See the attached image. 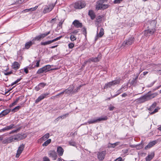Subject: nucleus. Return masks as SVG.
<instances>
[{"label":"nucleus","instance_id":"2eb2a0df","mask_svg":"<svg viewBox=\"0 0 161 161\" xmlns=\"http://www.w3.org/2000/svg\"><path fill=\"white\" fill-rule=\"evenodd\" d=\"M15 126L13 124H12L9 126H7L3 128L1 130L4 131L6 130H10L13 128H14Z\"/></svg>","mask_w":161,"mask_h":161},{"label":"nucleus","instance_id":"cd10ccee","mask_svg":"<svg viewBox=\"0 0 161 161\" xmlns=\"http://www.w3.org/2000/svg\"><path fill=\"white\" fill-rule=\"evenodd\" d=\"M157 105V103L156 102H154L149 107V108H148V110L149 111H152L153 109L156 107Z\"/></svg>","mask_w":161,"mask_h":161},{"label":"nucleus","instance_id":"ea45409f","mask_svg":"<svg viewBox=\"0 0 161 161\" xmlns=\"http://www.w3.org/2000/svg\"><path fill=\"white\" fill-rule=\"evenodd\" d=\"M21 106H18L17 107H16L14 108L12 110V111L13 112H15L18 110L20 108Z\"/></svg>","mask_w":161,"mask_h":161},{"label":"nucleus","instance_id":"2f4dec72","mask_svg":"<svg viewBox=\"0 0 161 161\" xmlns=\"http://www.w3.org/2000/svg\"><path fill=\"white\" fill-rule=\"evenodd\" d=\"M50 136V134L48 133H47L45 134L42 137V139L43 141H45L47 139H48Z\"/></svg>","mask_w":161,"mask_h":161},{"label":"nucleus","instance_id":"f8f14e48","mask_svg":"<svg viewBox=\"0 0 161 161\" xmlns=\"http://www.w3.org/2000/svg\"><path fill=\"white\" fill-rule=\"evenodd\" d=\"M49 94V93H46L41 95L36 100L35 103H37L41 100L46 97Z\"/></svg>","mask_w":161,"mask_h":161},{"label":"nucleus","instance_id":"f03ea898","mask_svg":"<svg viewBox=\"0 0 161 161\" xmlns=\"http://www.w3.org/2000/svg\"><path fill=\"white\" fill-rule=\"evenodd\" d=\"M150 25L148 26L149 29L144 31V35L146 37L153 35L156 31L155 28L156 26V21L154 20L150 21Z\"/></svg>","mask_w":161,"mask_h":161},{"label":"nucleus","instance_id":"4c0bfd02","mask_svg":"<svg viewBox=\"0 0 161 161\" xmlns=\"http://www.w3.org/2000/svg\"><path fill=\"white\" fill-rule=\"evenodd\" d=\"M69 115V113H67L61 116H59L60 119H64V118L68 117Z\"/></svg>","mask_w":161,"mask_h":161},{"label":"nucleus","instance_id":"473e14b6","mask_svg":"<svg viewBox=\"0 0 161 161\" xmlns=\"http://www.w3.org/2000/svg\"><path fill=\"white\" fill-rule=\"evenodd\" d=\"M51 139H48L46 141H45L43 144V146H46L49 144L51 142Z\"/></svg>","mask_w":161,"mask_h":161},{"label":"nucleus","instance_id":"69168bd1","mask_svg":"<svg viewBox=\"0 0 161 161\" xmlns=\"http://www.w3.org/2000/svg\"><path fill=\"white\" fill-rule=\"evenodd\" d=\"M18 130H13L10 132L9 134H11L14 132H16Z\"/></svg>","mask_w":161,"mask_h":161},{"label":"nucleus","instance_id":"49530a36","mask_svg":"<svg viewBox=\"0 0 161 161\" xmlns=\"http://www.w3.org/2000/svg\"><path fill=\"white\" fill-rule=\"evenodd\" d=\"M12 139L13 140V142L15 141H18V140H17V137L15 135H14L12 136Z\"/></svg>","mask_w":161,"mask_h":161},{"label":"nucleus","instance_id":"c9c22d12","mask_svg":"<svg viewBox=\"0 0 161 161\" xmlns=\"http://www.w3.org/2000/svg\"><path fill=\"white\" fill-rule=\"evenodd\" d=\"M70 39L72 41H74L76 39V38L75 35L71 34L70 37Z\"/></svg>","mask_w":161,"mask_h":161},{"label":"nucleus","instance_id":"4be33fe9","mask_svg":"<svg viewBox=\"0 0 161 161\" xmlns=\"http://www.w3.org/2000/svg\"><path fill=\"white\" fill-rule=\"evenodd\" d=\"M13 142V140L12 136L10 137L3 141V143L4 144H8L10 143Z\"/></svg>","mask_w":161,"mask_h":161},{"label":"nucleus","instance_id":"6e6d98bb","mask_svg":"<svg viewBox=\"0 0 161 161\" xmlns=\"http://www.w3.org/2000/svg\"><path fill=\"white\" fill-rule=\"evenodd\" d=\"M64 21V20L61 21L59 23V24H58V25L61 28H62V25Z\"/></svg>","mask_w":161,"mask_h":161},{"label":"nucleus","instance_id":"0eeeda50","mask_svg":"<svg viewBox=\"0 0 161 161\" xmlns=\"http://www.w3.org/2000/svg\"><path fill=\"white\" fill-rule=\"evenodd\" d=\"M106 154V151L105 150L98 152L97 153L98 159L99 160H103Z\"/></svg>","mask_w":161,"mask_h":161},{"label":"nucleus","instance_id":"a211bd4d","mask_svg":"<svg viewBox=\"0 0 161 161\" xmlns=\"http://www.w3.org/2000/svg\"><path fill=\"white\" fill-rule=\"evenodd\" d=\"M18 141L20 140L25 138L26 137V136L25 134H18L15 135Z\"/></svg>","mask_w":161,"mask_h":161},{"label":"nucleus","instance_id":"e433bc0d","mask_svg":"<svg viewBox=\"0 0 161 161\" xmlns=\"http://www.w3.org/2000/svg\"><path fill=\"white\" fill-rule=\"evenodd\" d=\"M19 100V98H17L16 99L15 101L13 103H12V104L10 105L9 107H12L13 106L16 105L18 103V101Z\"/></svg>","mask_w":161,"mask_h":161},{"label":"nucleus","instance_id":"4468645a","mask_svg":"<svg viewBox=\"0 0 161 161\" xmlns=\"http://www.w3.org/2000/svg\"><path fill=\"white\" fill-rule=\"evenodd\" d=\"M72 24L76 28H81L82 26V24L77 20H75Z\"/></svg>","mask_w":161,"mask_h":161},{"label":"nucleus","instance_id":"0e129e2a","mask_svg":"<svg viewBox=\"0 0 161 161\" xmlns=\"http://www.w3.org/2000/svg\"><path fill=\"white\" fill-rule=\"evenodd\" d=\"M42 86V87H43L44 86H45V85L44 84V83H41L39 84L38 85L39 87H40L41 86Z\"/></svg>","mask_w":161,"mask_h":161},{"label":"nucleus","instance_id":"5701e85b","mask_svg":"<svg viewBox=\"0 0 161 161\" xmlns=\"http://www.w3.org/2000/svg\"><path fill=\"white\" fill-rule=\"evenodd\" d=\"M11 111V109H7L3 110L2 113L0 114V115L2 116V117L3 116H4L7 115L8 113H9Z\"/></svg>","mask_w":161,"mask_h":161},{"label":"nucleus","instance_id":"13d9d810","mask_svg":"<svg viewBox=\"0 0 161 161\" xmlns=\"http://www.w3.org/2000/svg\"><path fill=\"white\" fill-rule=\"evenodd\" d=\"M60 119V118L59 117H58L54 120V122L55 123H56Z\"/></svg>","mask_w":161,"mask_h":161},{"label":"nucleus","instance_id":"7c9ffc66","mask_svg":"<svg viewBox=\"0 0 161 161\" xmlns=\"http://www.w3.org/2000/svg\"><path fill=\"white\" fill-rule=\"evenodd\" d=\"M50 31H48V32H47V33L42 34H41L40 35V37H41V39H43L46 36H47L48 35L50 34Z\"/></svg>","mask_w":161,"mask_h":161},{"label":"nucleus","instance_id":"864d4df0","mask_svg":"<svg viewBox=\"0 0 161 161\" xmlns=\"http://www.w3.org/2000/svg\"><path fill=\"white\" fill-rule=\"evenodd\" d=\"M69 144L70 145L75 146V142H69Z\"/></svg>","mask_w":161,"mask_h":161},{"label":"nucleus","instance_id":"393cba45","mask_svg":"<svg viewBox=\"0 0 161 161\" xmlns=\"http://www.w3.org/2000/svg\"><path fill=\"white\" fill-rule=\"evenodd\" d=\"M34 43L32 42L31 41H29V42H26L25 45V48L28 49Z\"/></svg>","mask_w":161,"mask_h":161},{"label":"nucleus","instance_id":"de8ad7c7","mask_svg":"<svg viewBox=\"0 0 161 161\" xmlns=\"http://www.w3.org/2000/svg\"><path fill=\"white\" fill-rule=\"evenodd\" d=\"M4 72V75H9L13 73L11 71H10L8 72Z\"/></svg>","mask_w":161,"mask_h":161},{"label":"nucleus","instance_id":"338daca9","mask_svg":"<svg viewBox=\"0 0 161 161\" xmlns=\"http://www.w3.org/2000/svg\"><path fill=\"white\" fill-rule=\"evenodd\" d=\"M24 71L26 74L28 73V70L27 68H25Z\"/></svg>","mask_w":161,"mask_h":161},{"label":"nucleus","instance_id":"e2e57ef3","mask_svg":"<svg viewBox=\"0 0 161 161\" xmlns=\"http://www.w3.org/2000/svg\"><path fill=\"white\" fill-rule=\"evenodd\" d=\"M122 158H119L115 160L114 161H121Z\"/></svg>","mask_w":161,"mask_h":161},{"label":"nucleus","instance_id":"c756f323","mask_svg":"<svg viewBox=\"0 0 161 161\" xmlns=\"http://www.w3.org/2000/svg\"><path fill=\"white\" fill-rule=\"evenodd\" d=\"M51 68V66L50 65H46L42 67L43 70L44 72H46L49 71Z\"/></svg>","mask_w":161,"mask_h":161},{"label":"nucleus","instance_id":"ddd939ff","mask_svg":"<svg viewBox=\"0 0 161 161\" xmlns=\"http://www.w3.org/2000/svg\"><path fill=\"white\" fill-rule=\"evenodd\" d=\"M74 88V86L73 85L70 86L67 89H65L64 91V93L66 94H69L70 93H73V92Z\"/></svg>","mask_w":161,"mask_h":161},{"label":"nucleus","instance_id":"20e7f679","mask_svg":"<svg viewBox=\"0 0 161 161\" xmlns=\"http://www.w3.org/2000/svg\"><path fill=\"white\" fill-rule=\"evenodd\" d=\"M134 41V37H131L125 41L122 44V46L127 47L133 43Z\"/></svg>","mask_w":161,"mask_h":161},{"label":"nucleus","instance_id":"1a4fd4ad","mask_svg":"<svg viewBox=\"0 0 161 161\" xmlns=\"http://www.w3.org/2000/svg\"><path fill=\"white\" fill-rule=\"evenodd\" d=\"M62 37V36H60L58 37L53 40H50V41L45 42H41V45H46L49 44L52 42H53L55 41H57L60 39Z\"/></svg>","mask_w":161,"mask_h":161},{"label":"nucleus","instance_id":"052dcab7","mask_svg":"<svg viewBox=\"0 0 161 161\" xmlns=\"http://www.w3.org/2000/svg\"><path fill=\"white\" fill-rule=\"evenodd\" d=\"M114 107L113 106H110L109 108V109L110 111H112L114 109Z\"/></svg>","mask_w":161,"mask_h":161},{"label":"nucleus","instance_id":"79ce46f5","mask_svg":"<svg viewBox=\"0 0 161 161\" xmlns=\"http://www.w3.org/2000/svg\"><path fill=\"white\" fill-rule=\"evenodd\" d=\"M43 72H44L43 70V69L42 68L40 69H39L38 70L37 72V73L38 74H40L42 73H43Z\"/></svg>","mask_w":161,"mask_h":161},{"label":"nucleus","instance_id":"a19ab883","mask_svg":"<svg viewBox=\"0 0 161 161\" xmlns=\"http://www.w3.org/2000/svg\"><path fill=\"white\" fill-rule=\"evenodd\" d=\"M81 87V86H80L77 87V88L76 89L73 90V94L77 93L78 92V90L80 89Z\"/></svg>","mask_w":161,"mask_h":161},{"label":"nucleus","instance_id":"39448f33","mask_svg":"<svg viewBox=\"0 0 161 161\" xmlns=\"http://www.w3.org/2000/svg\"><path fill=\"white\" fill-rule=\"evenodd\" d=\"M120 83V80H117L112 81L111 82L106 84L104 86V89H107L108 87H110L112 86H114L116 84H119Z\"/></svg>","mask_w":161,"mask_h":161},{"label":"nucleus","instance_id":"6e6552de","mask_svg":"<svg viewBox=\"0 0 161 161\" xmlns=\"http://www.w3.org/2000/svg\"><path fill=\"white\" fill-rule=\"evenodd\" d=\"M108 118L107 116H105L104 117L102 118H100L97 119H94L90 120H88V123L89 124H92L95 123L97 122L98 121H101V120H107Z\"/></svg>","mask_w":161,"mask_h":161},{"label":"nucleus","instance_id":"09e8293b","mask_svg":"<svg viewBox=\"0 0 161 161\" xmlns=\"http://www.w3.org/2000/svg\"><path fill=\"white\" fill-rule=\"evenodd\" d=\"M64 92H62L58 94L57 95H56L55 96H54V97H57V96H60V95H63V94H64ZM53 97H52L51 98H52Z\"/></svg>","mask_w":161,"mask_h":161},{"label":"nucleus","instance_id":"774afa93","mask_svg":"<svg viewBox=\"0 0 161 161\" xmlns=\"http://www.w3.org/2000/svg\"><path fill=\"white\" fill-rule=\"evenodd\" d=\"M17 83V81L16 80L14 82L12 83V84H11V86H13L14 85V84H16Z\"/></svg>","mask_w":161,"mask_h":161},{"label":"nucleus","instance_id":"a878e982","mask_svg":"<svg viewBox=\"0 0 161 161\" xmlns=\"http://www.w3.org/2000/svg\"><path fill=\"white\" fill-rule=\"evenodd\" d=\"M38 7V6H36L35 7L31 8L29 9H25L22 11L23 13H25L30 11H32L35 10Z\"/></svg>","mask_w":161,"mask_h":161},{"label":"nucleus","instance_id":"4d7b16f0","mask_svg":"<svg viewBox=\"0 0 161 161\" xmlns=\"http://www.w3.org/2000/svg\"><path fill=\"white\" fill-rule=\"evenodd\" d=\"M78 32H79V30H75L73 32H71V33L76 34Z\"/></svg>","mask_w":161,"mask_h":161},{"label":"nucleus","instance_id":"3c124183","mask_svg":"<svg viewBox=\"0 0 161 161\" xmlns=\"http://www.w3.org/2000/svg\"><path fill=\"white\" fill-rule=\"evenodd\" d=\"M142 145H139L136 146V147L137 149H140L142 148Z\"/></svg>","mask_w":161,"mask_h":161},{"label":"nucleus","instance_id":"b1692460","mask_svg":"<svg viewBox=\"0 0 161 161\" xmlns=\"http://www.w3.org/2000/svg\"><path fill=\"white\" fill-rule=\"evenodd\" d=\"M154 154L153 153H152L148 155L146 158V161H150L154 157Z\"/></svg>","mask_w":161,"mask_h":161},{"label":"nucleus","instance_id":"6ab92c4d","mask_svg":"<svg viewBox=\"0 0 161 161\" xmlns=\"http://www.w3.org/2000/svg\"><path fill=\"white\" fill-rule=\"evenodd\" d=\"M57 152L58 155L60 156H61L63 154L64 150L61 147H58L57 149Z\"/></svg>","mask_w":161,"mask_h":161},{"label":"nucleus","instance_id":"8fccbe9b","mask_svg":"<svg viewBox=\"0 0 161 161\" xmlns=\"http://www.w3.org/2000/svg\"><path fill=\"white\" fill-rule=\"evenodd\" d=\"M119 144V142H116L113 144H111L112 147L113 148L114 147L118 145Z\"/></svg>","mask_w":161,"mask_h":161},{"label":"nucleus","instance_id":"9d476101","mask_svg":"<svg viewBox=\"0 0 161 161\" xmlns=\"http://www.w3.org/2000/svg\"><path fill=\"white\" fill-rule=\"evenodd\" d=\"M24 147L25 145L23 144L20 145L17 151V154L16 155V158H18L19 157V155L24 150Z\"/></svg>","mask_w":161,"mask_h":161},{"label":"nucleus","instance_id":"bb28decb","mask_svg":"<svg viewBox=\"0 0 161 161\" xmlns=\"http://www.w3.org/2000/svg\"><path fill=\"white\" fill-rule=\"evenodd\" d=\"M104 34V30L103 28L100 29V32L99 33H97L96 37H101Z\"/></svg>","mask_w":161,"mask_h":161},{"label":"nucleus","instance_id":"72a5a7b5","mask_svg":"<svg viewBox=\"0 0 161 161\" xmlns=\"http://www.w3.org/2000/svg\"><path fill=\"white\" fill-rule=\"evenodd\" d=\"M160 108L159 107H157L156 108H155L154 109V111L153 112L150 113V114L152 115L157 112L158 110L160 109Z\"/></svg>","mask_w":161,"mask_h":161},{"label":"nucleus","instance_id":"f257e3e1","mask_svg":"<svg viewBox=\"0 0 161 161\" xmlns=\"http://www.w3.org/2000/svg\"><path fill=\"white\" fill-rule=\"evenodd\" d=\"M158 95L157 92L152 93L149 91L146 95L136 99L135 101L138 103H142L155 97Z\"/></svg>","mask_w":161,"mask_h":161},{"label":"nucleus","instance_id":"9b49d317","mask_svg":"<svg viewBox=\"0 0 161 161\" xmlns=\"http://www.w3.org/2000/svg\"><path fill=\"white\" fill-rule=\"evenodd\" d=\"M48 155L50 157L53 158V160H55L56 159L57 156V153L54 151H50L48 153Z\"/></svg>","mask_w":161,"mask_h":161},{"label":"nucleus","instance_id":"c03bdc74","mask_svg":"<svg viewBox=\"0 0 161 161\" xmlns=\"http://www.w3.org/2000/svg\"><path fill=\"white\" fill-rule=\"evenodd\" d=\"M123 0H114V4H119L121 3Z\"/></svg>","mask_w":161,"mask_h":161},{"label":"nucleus","instance_id":"c85d7f7f","mask_svg":"<svg viewBox=\"0 0 161 161\" xmlns=\"http://www.w3.org/2000/svg\"><path fill=\"white\" fill-rule=\"evenodd\" d=\"M88 15L91 17L92 19H93L95 17V15L92 10H89L88 12Z\"/></svg>","mask_w":161,"mask_h":161},{"label":"nucleus","instance_id":"a18cd8bd","mask_svg":"<svg viewBox=\"0 0 161 161\" xmlns=\"http://www.w3.org/2000/svg\"><path fill=\"white\" fill-rule=\"evenodd\" d=\"M68 47L69 48H72L74 47V44L73 43H70L68 44Z\"/></svg>","mask_w":161,"mask_h":161},{"label":"nucleus","instance_id":"603ef678","mask_svg":"<svg viewBox=\"0 0 161 161\" xmlns=\"http://www.w3.org/2000/svg\"><path fill=\"white\" fill-rule=\"evenodd\" d=\"M142 71H141L139 73H137L136 74V77L135 78H134V79L136 80V81H137V79L138 78V77L139 76V74Z\"/></svg>","mask_w":161,"mask_h":161},{"label":"nucleus","instance_id":"7ed1b4c3","mask_svg":"<svg viewBox=\"0 0 161 161\" xmlns=\"http://www.w3.org/2000/svg\"><path fill=\"white\" fill-rule=\"evenodd\" d=\"M103 1V0H101L98 2L96 6V9L97 10L104 9L108 8V5L103 4V3L104 2Z\"/></svg>","mask_w":161,"mask_h":161},{"label":"nucleus","instance_id":"423d86ee","mask_svg":"<svg viewBox=\"0 0 161 161\" xmlns=\"http://www.w3.org/2000/svg\"><path fill=\"white\" fill-rule=\"evenodd\" d=\"M85 5L86 4L84 2L79 1L75 3L74 8L76 9H81L84 8Z\"/></svg>","mask_w":161,"mask_h":161},{"label":"nucleus","instance_id":"5fc2aeb1","mask_svg":"<svg viewBox=\"0 0 161 161\" xmlns=\"http://www.w3.org/2000/svg\"><path fill=\"white\" fill-rule=\"evenodd\" d=\"M42 161H50L49 159L47 157H44Z\"/></svg>","mask_w":161,"mask_h":161},{"label":"nucleus","instance_id":"37998d69","mask_svg":"<svg viewBox=\"0 0 161 161\" xmlns=\"http://www.w3.org/2000/svg\"><path fill=\"white\" fill-rule=\"evenodd\" d=\"M136 82L137 81L134 78H133L132 80L130 81V84L132 85H133L136 84Z\"/></svg>","mask_w":161,"mask_h":161},{"label":"nucleus","instance_id":"412c9836","mask_svg":"<svg viewBox=\"0 0 161 161\" xmlns=\"http://www.w3.org/2000/svg\"><path fill=\"white\" fill-rule=\"evenodd\" d=\"M53 7L54 6L52 5V6H49V7H47L45 8L43 11V13H46L50 12L53 9Z\"/></svg>","mask_w":161,"mask_h":161},{"label":"nucleus","instance_id":"dca6fc26","mask_svg":"<svg viewBox=\"0 0 161 161\" xmlns=\"http://www.w3.org/2000/svg\"><path fill=\"white\" fill-rule=\"evenodd\" d=\"M156 143L157 142L156 141H153L152 142H150L147 144V145L145 147V149L147 150L148 149L150 148V147L155 145Z\"/></svg>","mask_w":161,"mask_h":161},{"label":"nucleus","instance_id":"aec40b11","mask_svg":"<svg viewBox=\"0 0 161 161\" xmlns=\"http://www.w3.org/2000/svg\"><path fill=\"white\" fill-rule=\"evenodd\" d=\"M102 58V55L99 54L98 55L97 57L95 58L92 57V62H99Z\"/></svg>","mask_w":161,"mask_h":161},{"label":"nucleus","instance_id":"f704fd0d","mask_svg":"<svg viewBox=\"0 0 161 161\" xmlns=\"http://www.w3.org/2000/svg\"><path fill=\"white\" fill-rule=\"evenodd\" d=\"M41 38L40 35L38 36H36V37H34L32 40V41H40Z\"/></svg>","mask_w":161,"mask_h":161},{"label":"nucleus","instance_id":"bf43d9fd","mask_svg":"<svg viewBox=\"0 0 161 161\" xmlns=\"http://www.w3.org/2000/svg\"><path fill=\"white\" fill-rule=\"evenodd\" d=\"M40 61L38 60L37 62L36 63V64L35 66V67L36 66V67H38L39 66V64H40Z\"/></svg>","mask_w":161,"mask_h":161},{"label":"nucleus","instance_id":"58836bf2","mask_svg":"<svg viewBox=\"0 0 161 161\" xmlns=\"http://www.w3.org/2000/svg\"><path fill=\"white\" fill-rule=\"evenodd\" d=\"M122 88H123L122 87H121L120 89L118 90V91L117 92V94H116L115 95V96L113 97H115L116 96H117V95H119V94H120V93H122L123 92V90H122Z\"/></svg>","mask_w":161,"mask_h":161},{"label":"nucleus","instance_id":"680f3d73","mask_svg":"<svg viewBox=\"0 0 161 161\" xmlns=\"http://www.w3.org/2000/svg\"><path fill=\"white\" fill-rule=\"evenodd\" d=\"M91 62H92V58H89L86 61V62H89L91 63Z\"/></svg>","mask_w":161,"mask_h":161},{"label":"nucleus","instance_id":"f3484780","mask_svg":"<svg viewBox=\"0 0 161 161\" xmlns=\"http://www.w3.org/2000/svg\"><path fill=\"white\" fill-rule=\"evenodd\" d=\"M20 67L19 64L17 62H14L12 65V68L15 70L19 69Z\"/></svg>","mask_w":161,"mask_h":161}]
</instances>
